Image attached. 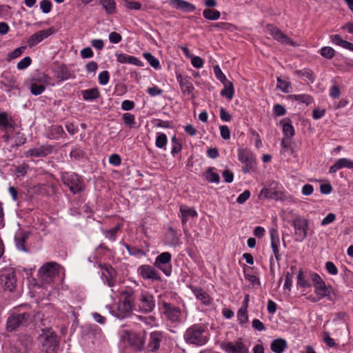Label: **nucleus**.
<instances>
[{
	"label": "nucleus",
	"instance_id": "obj_60",
	"mask_svg": "<svg viewBox=\"0 0 353 353\" xmlns=\"http://www.w3.org/2000/svg\"><path fill=\"white\" fill-rule=\"evenodd\" d=\"M40 8L43 13L48 14L51 11L52 3L49 0H42L40 2Z\"/></svg>",
	"mask_w": 353,
	"mask_h": 353
},
{
	"label": "nucleus",
	"instance_id": "obj_44",
	"mask_svg": "<svg viewBox=\"0 0 353 353\" xmlns=\"http://www.w3.org/2000/svg\"><path fill=\"white\" fill-rule=\"evenodd\" d=\"M290 97L295 101H300L307 105L310 104L313 101L312 98L308 94H294L291 95Z\"/></svg>",
	"mask_w": 353,
	"mask_h": 353
},
{
	"label": "nucleus",
	"instance_id": "obj_40",
	"mask_svg": "<svg viewBox=\"0 0 353 353\" xmlns=\"http://www.w3.org/2000/svg\"><path fill=\"white\" fill-rule=\"evenodd\" d=\"M295 73L298 76L308 79L311 82H314L315 79V75L314 72L308 68H304L303 70H296Z\"/></svg>",
	"mask_w": 353,
	"mask_h": 353
},
{
	"label": "nucleus",
	"instance_id": "obj_47",
	"mask_svg": "<svg viewBox=\"0 0 353 353\" xmlns=\"http://www.w3.org/2000/svg\"><path fill=\"white\" fill-rule=\"evenodd\" d=\"M167 143L168 139L166 135L164 133L158 134L155 141L156 146L159 148H165Z\"/></svg>",
	"mask_w": 353,
	"mask_h": 353
},
{
	"label": "nucleus",
	"instance_id": "obj_32",
	"mask_svg": "<svg viewBox=\"0 0 353 353\" xmlns=\"http://www.w3.org/2000/svg\"><path fill=\"white\" fill-rule=\"evenodd\" d=\"M65 135L63 128L61 125H52L49 129L48 137L52 139H59Z\"/></svg>",
	"mask_w": 353,
	"mask_h": 353
},
{
	"label": "nucleus",
	"instance_id": "obj_38",
	"mask_svg": "<svg viewBox=\"0 0 353 353\" xmlns=\"http://www.w3.org/2000/svg\"><path fill=\"white\" fill-rule=\"evenodd\" d=\"M225 84V88L221 91V95L232 99L234 94L233 83L231 81H228Z\"/></svg>",
	"mask_w": 353,
	"mask_h": 353
},
{
	"label": "nucleus",
	"instance_id": "obj_51",
	"mask_svg": "<svg viewBox=\"0 0 353 353\" xmlns=\"http://www.w3.org/2000/svg\"><path fill=\"white\" fill-rule=\"evenodd\" d=\"M124 6L130 10H139L141 9L142 5L139 2L131 1V0H124L123 1Z\"/></svg>",
	"mask_w": 353,
	"mask_h": 353
},
{
	"label": "nucleus",
	"instance_id": "obj_7",
	"mask_svg": "<svg viewBox=\"0 0 353 353\" xmlns=\"http://www.w3.org/2000/svg\"><path fill=\"white\" fill-rule=\"evenodd\" d=\"M63 183L69 187L73 194H77L84 190L85 185L81 176L76 173H64L61 175Z\"/></svg>",
	"mask_w": 353,
	"mask_h": 353
},
{
	"label": "nucleus",
	"instance_id": "obj_56",
	"mask_svg": "<svg viewBox=\"0 0 353 353\" xmlns=\"http://www.w3.org/2000/svg\"><path fill=\"white\" fill-rule=\"evenodd\" d=\"M213 69L214 74L218 80H219L223 84L228 82L225 74L222 72L219 65L214 66Z\"/></svg>",
	"mask_w": 353,
	"mask_h": 353
},
{
	"label": "nucleus",
	"instance_id": "obj_42",
	"mask_svg": "<svg viewBox=\"0 0 353 353\" xmlns=\"http://www.w3.org/2000/svg\"><path fill=\"white\" fill-rule=\"evenodd\" d=\"M144 58L150 63V65L155 69L160 68V63L159 60L150 52H145L143 54Z\"/></svg>",
	"mask_w": 353,
	"mask_h": 353
},
{
	"label": "nucleus",
	"instance_id": "obj_1",
	"mask_svg": "<svg viewBox=\"0 0 353 353\" xmlns=\"http://www.w3.org/2000/svg\"><path fill=\"white\" fill-rule=\"evenodd\" d=\"M210 333L208 326L203 323H195L186 329L183 334V340L190 345L196 347L205 345L210 341Z\"/></svg>",
	"mask_w": 353,
	"mask_h": 353
},
{
	"label": "nucleus",
	"instance_id": "obj_4",
	"mask_svg": "<svg viewBox=\"0 0 353 353\" xmlns=\"http://www.w3.org/2000/svg\"><path fill=\"white\" fill-rule=\"evenodd\" d=\"M41 350L44 353H57L59 346V338L51 327L41 329L39 336Z\"/></svg>",
	"mask_w": 353,
	"mask_h": 353
},
{
	"label": "nucleus",
	"instance_id": "obj_54",
	"mask_svg": "<svg viewBox=\"0 0 353 353\" xmlns=\"http://www.w3.org/2000/svg\"><path fill=\"white\" fill-rule=\"evenodd\" d=\"M58 77L61 80H66L70 77V73L65 65L59 68Z\"/></svg>",
	"mask_w": 353,
	"mask_h": 353
},
{
	"label": "nucleus",
	"instance_id": "obj_16",
	"mask_svg": "<svg viewBox=\"0 0 353 353\" xmlns=\"http://www.w3.org/2000/svg\"><path fill=\"white\" fill-rule=\"evenodd\" d=\"M138 274L144 279L152 281H161V277L158 272L150 265H142L138 268Z\"/></svg>",
	"mask_w": 353,
	"mask_h": 353
},
{
	"label": "nucleus",
	"instance_id": "obj_31",
	"mask_svg": "<svg viewBox=\"0 0 353 353\" xmlns=\"http://www.w3.org/2000/svg\"><path fill=\"white\" fill-rule=\"evenodd\" d=\"M287 346V342L285 339H277L272 341L270 348L274 353H283Z\"/></svg>",
	"mask_w": 353,
	"mask_h": 353
},
{
	"label": "nucleus",
	"instance_id": "obj_64",
	"mask_svg": "<svg viewBox=\"0 0 353 353\" xmlns=\"http://www.w3.org/2000/svg\"><path fill=\"white\" fill-rule=\"evenodd\" d=\"M341 90L338 85L334 84L330 90V96L333 99H338L340 97Z\"/></svg>",
	"mask_w": 353,
	"mask_h": 353
},
{
	"label": "nucleus",
	"instance_id": "obj_58",
	"mask_svg": "<svg viewBox=\"0 0 353 353\" xmlns=\"http://www.w3.org/2000/svg\"><path fill=\"white\" fill-rule=\"evenodd\" d=\"M98 79H99V83L101 85H105L108 84V83L109 82V79H110V74H109L108 71L103 70V71L101 72L99 74Z\"/></svg>",
	"mask_w": 353,
	"mask_h": 353
},
{
	"label": "nucleus",
	"instance_id": "obj_6",
	"mask_svg": "<svg viewBox=\"0 0 353 353\" xmlns=\"http://www.w3.org/2000/svg\"><path fill=\"white\" fill-rule=\"evenodd\" d=\"M61 266L59 264L52 262L48 263L40 268L38 272L39 277L44 283H50L59 276Z\"/></svg>",
	"mask_w": 353,
	"mask_h": 353
},
{
	"label": "nucleus",
	"instance_id": "obj_43",
	"mask_svg": "<svg viewBox=\"0 0 353 353\" xmlns=\"http://www.w3.org/2000/svg\"><path fill=\"white\" fill-rule=\"evenodd\" d=\"M120 225H117L115 227L110 230L103 231V233L107 239L114 241L116 240L117 233L120 230Z\"/></svg>",
	"mask_w": 353,
	"mask_h": 353
},
{
	"label": "nucleus",
	"instance_id": "obj_19",
	"mask_svg": "<svg viewBox=\"0 0 353 353\" xmlns=\"http://www.w3.org/2000/svg\"><path fill=\"white\" fill-rule=\"evenodd\" d=\"M52 152L51 145H41L39 148H34L25 152V157H44Z\"/></svg>",
	"mask_w": 353,
	"mask_h": 353
},
{
	"label": "nucleus",
	"instance_id": "obj_14",
	"mask_svg": "<svg viewBox=\"0 0 353 353\" xmlns=\"http://www.w3.org/2000/svg\"><path fill=\"white\" fill-rule=\"evenodd\" d=\"M221 348L226 353H249L248 348L241 339L235 342H223L221 344Z\"/></svg>",
	"mask_w": 353,
	"mask_h": 353
},
{
	"label": "nucleus",
	"instance_id": "obj_2",
	"mask_svg": "<svg viewBox=\"0 0 353 353\" xmlns=\"http://www.w3.org/2000/svg\"><path fill=\"white\" fill-rule=\"evenodd\" d=\"M120 298L116 311L111 312L113 315L119 319L128 316L134 308L136 290L130 287L121 289Z\"/></svg>",
	"mask_w": 353,
	"mask_h": 353
},
{
	"label": "nucleus",
	"instance_id": "obj_39",
	"mask_svg": "<svg viewBox=\"0 0 353 353\" xmlns=\"http://www.w3.org/2000/svg\"><path fill=\"white\" fill-rule=\"evenodd\" d=\"M203 16L208 20L215 21L220 18L221 13L216 10L205 9L203 11Z\"/></svg>",
	"mask_w": 353,
	"mask_h": 353
},
{
	"label": "nucleus",
	"instance_id": "obj_26",
	"mask_svg": "<svg viewBox=\"0 0 353 353\" xmlns=\"http://www.w3.org/2000/svg\"><path fill=\"white\" fill-rule=\"evenodd\" d=\"M117 61L120 63H130L137 66H143V63L137 57L124 53L116 54Z\"/></svg>",
	"mask_w": 353,
	"mask_h": 353
},
{
	"label": "nucleus",
	"instance_id": "obj_33",
	"mask_svg": "<svg viewBox=\"0 0 353 353\" xmlns=\"http://www.w3.org/2000/svg\"><path fill=\"white\" fill-rule=\"evenodd\" d=\"M81 95L85 101H93L99 97L100 93L98 88H94L82 90Z\"/></svg>",
	"mask_w": 353,
	"mask_h": 353
},
{
	"label": "nucleus",
	"instance_id": "obj_55",
	"mask_svg": "<svg viewBox=\"0 0 353 353\" xmlns=\"http://www.w3.org/2000/svg\"><path fill=\"white\" fill-rule=\"evenodd\" d=\"M70 157L77 160H79L84 157L85 152L78 147H74L70 154Z\"/></svg>",
	"mask_w": 353,
	"mask_h": 353
},
{
	"label": "nucleus",
	"instance_id": "obj_21",
	"mask_svg": "<svg viewBox=\"0 0 353 353\" xmlns=\"http://www.w3.org/2000/svg\"><path fill=\"white\" fill-rule=\"evenodd\" d=\"M268 30L274 39L281 43L295 46L296 43L286 34L283 33L279 28L272 26H268Z\"/></svg>",
	"mask_w": 353,
	"mask_h": 353
},
{
	"label": "nucleus",
	"instance_id": "obj_10",
	"mask_svg": "<svg viewBox=\"0 0 353 353\" xmlns=\"http://www.w3.org/2000/svg\"><path fill=\"white\" fill-rule=\"evenodd\" d=\"M295 231V241L302 242L307 237L308 221L301 216L296 217L292 221Z\"/></svg>",
	"mask_w": 353,
	"mask_h": 353
},
{
	"label": "nucleus",
	"instance_id": "obj_50",
	"mask_svg": "<svg viewBox=\"0 0 353 353\" xmlns=\"http://www.w3.org/2000/svg\"><path fill=\"white\" fill-rule=\"evenodd\" d=\"M123 120L125 125L133 128L135 125V117L130 113H124L123 114Z\"/></svg>",
	"mask_w": 353,
	"mask_h": 353
},
{
	"label": "nucleus",
	"instance_id": "obj_11",
	"mask_svg": "<svg viewBox=\"0 0 353 353\" xmlns=\"http://www.w3.org/2000/svg\"><path fill=\"white\" fill-rule=\"evenodd\" d=\"M171 259L172 254L168 252H164L157 256L154 265L168 276L172 273Z\"/></svg>",
	"mask_w": 353,
	"mask_h": 353
},
{
	"label": "nucleus",
	"instance_id": "obj_13",
	"mask_svg": "<svg viewBox=\"0 0 353 353\" xmlns=\"http://www.w3.org/2000/svg\"><path fill=\"white\" fill-rule=\"evenodd\" d=\"M55 32L53 27L41 30L32 34L27 41L28 46L32 48Z\"/></svg>",
	"mask_w": 353,
	"mask_h": 353
},
{
	"label": "nucleus",
	"instance_id": "obj_27",
	"mask_svg": "<svg viewBox=\"0 0 353 353\" xmlns=\"http://www.w3.org/2000/svg\"><path fill=\"white\" fill-rule=\"evenodd\" d=\"M170 5L184 12H194L196 9L193 4L184 0H170Z\"/></svg>",
	"mask_w": 353,
	"mask_h": 353
},
{
	"label": "nucleus",
	"instance_id": "obj_35",
	"mask_svg": "<svg viewBox=\"0 0 353 353\" xmlns=\"http://www.w3.org/2000/svg\"><path fill=\"white\" fill-rule=\"evenodd\" d=\"M13 120L8 113L2 112L0 113V128L8 129L13 128Z\"/></svg>",
	"mask_w": 353,
	"mask_h": 353
},
{
	"label": "nucleus",
	"instance_id": "obj_53",
	"mask_svg": "<svg viewBox=\"0 0 353 353\" xmlns=\"http://www.w3.org/2000/svg\"><path fill=\"white\" fill-rule=\"evenodd\" d=\"M172 147L171 150V153L173 156H174L176 154L179 153L181 150L182 145L180 141L177 140L175 136H174L172 138Z\"/></svg>",
	"mask_w": 353,
	"mask_h": 353
},
{
	"label": "nucleus",
	"instance_id": "obj_52",
	"mask_svg": "<svg viewBox=\"0 0 353 353\" xmlns=\"http://www.w3.org/2000/svg\"><path fill=\"white\" fill-rule=\"evenodd\" d=\"M290 83L287 81H283L281 77H277L276 88L285 93L289 92Z\"/></svg>",
	"mask_w": 353,
	"mask_h": 353
},
{
	"label": "nucleus",
	"instance_id": "obj_23",
	"mask_svg": "<svg viewBox=\"0 0 353 353\" xmlns=\"http://www.w3.org/2000/svg\"><path fill=\"white\" fill-rule=\"evenodd\" d=\"M50 78L46 75H43L39 79H35L36 81H39L40 83L39 84L37 82H33L30 84V92L32 94L37 96L42 94L46 90V84L49 83Z\"/></svg>",
	"mask_w": 353,
	"mask_h": 353
},
{
	"label": "nucleus",
	"instance_id": "obj_48",
	"mask_svg": "<svg viewBox=\"0 0 353 353\" xmlns=\"http://www.w3.org/2000/svg\"><path fill=\"white\" fill-rule=\"evenodd\" d=\"M297 285L303 288H308L311 286L310 282L305 280L303 277V270H299L297 276Z\"/></svg>",
	"mask_w": 353,
	"mask_h": 353
},
{
	"label": "nucleus",
	"instance_id": "obj_49",
	"mask_svg": "<svg viewBox=\"0 0 353 353\" xmlns=\"http://www.w3.org/2000/svg\"><path fill=\"white\" fill-rule=\"evenodd\" d=\"M321 54L326 59H332L335 55L334 50L329 46L323 47L321 49Z\"/></svg>",
	"mask_w": 353,
	"mask_h": 353
},
{
	"label": "nucleus",
	"instance_id": "obj_34",
	"mask_svg": "<svg viewBox=\"0 0 353 353\" xmlns=\"http://www.w3.org/2000/svg\"><path fill=\"white\" fill-rule=\"evenodd\" d=\"M281 123H283L284 138L290 139L294 135V129L290 123V120L289 119H285L281 121Z\"/></svg>",
	"mask_w": 353,
	"mask_h": 353
},
{
	"label": "nucleus",
	"instance_id": "obj_45",
	"mask_svg": "<svg viewBox=\"0 0 353 353\" xmlns=\"http://www.w3.org/2000/svg\"><path fill=\"white\" fill-rule=\"evenodd\" d=\"M26 48V46H21L14 49L8 54L7 61H10L19 57L24 52Z\"/></svg>",
	"mask_w": 353,
	"mask_h": 353
},
{
	"label": "nucleus",
	"instance_id": "obj_37",
	"mask_svg": "<svg viewBox=\"0 0 353 353\" xmlns=\"http://www.w3.org/2000/svg\"><path fill=\"white\" fill-rule=\"evenodd\" d=\"M205 179L210 183H219L220 181L219 175L214 172L213 168H209L204 173Z\"/></svg>",
	"mask_w": 353,
	"mask_h": 353
},
{
	"label": "nucleus",
	"instance_id": "obj_30",
	"mask_svg": "<svg viewBox=\"0 0 353 353\" xmlns=\"http://www.w3.org/2000/svg\"><path fill=\"white\" fill-rule=\"evenodd\" d=\"M179 210L181 214V221L183 224L187 222L188 217H195L197 216V212L193 208H188L181 205Z\"/></svg>",
	"mask_w": 353,
	"mask_h": 353
},
{
	"label": "nucleus",
	"instance_id": "obj_41",
	"mask_svg": "<svg viewBox=\"0 0 353 353\" xmlns=\"http://www.w3.org/2000/svg\"><path fill=\"white\" fill-rule=\"evenodd\" d=\"M30 166L26 163H22L21 164L16 166L14 174L17 177L24 176L27 174Z\"/></svg>",
	"mask_w": 353,
	"mask_h": 353
},
{
	"label": "nucleus",
	"instance_id": "obj_12",
	"mask_svg": "<svg viewBox=\"0 0 353 353\" xmlns=\"http://www.w3.org/2000/svg\"><path fill=\"white\" fill-rule=\"evenodd\" d=\"M238 159L241 163L245 165L243 167V171L244 173H248L254 169L256 161L252 154L250 151L245 149L239 150Z\"/></svg>",
	"mask_w": 353,
	"mask_h": 353
},
{
	"label": "nucleus",
	"instance_id": "obj_25",
	"mask_svg": "<svg viewBox=\"0 0 353 353\" xmlns=\"http://www.w3.org/2000/svg\"><path fill=\"white\" fill-rule=\"evenodd\" d=\"M176 80L180 85L183 93L190 94L194 90V86L188 77H183L181 74L176 76Z\"/></svg>",
	"mask_w": 353,
	"mask_h": 353
},
{
	"label": "nucleus",
	"instance_id": "obj_3",
	"mask_svg": "<svg viewBox=\"0 0 353 353\" xmlns=\"http://www.w3.org/2000/svg\"><path fill=\"white\" fill-rule=\"evenodd\" d=\"M43 315L41 312H37L33 317L34 321L41 319ZM32 315L28 312L21 313H12L7 319L6 330L12 332L23 327L28 326L32 321Z\"/></svg>",
	"mask_w": 353,
	"mask_h": 353
},
{
	"label": "nucleus",
	"instance_id": "obj_36",
	"mask_svg": "<svg viewBox=\"0 0 353 353\" xmlns=\"http://www.w3.org/2000/svg\"><path fill=\"white\" fill-rule=\"evenodd\" d=\"M105 9L107 14H112L116 12V3L114 0H99Z\"/></svg>",
	"mask_w": 353,
	"mask_h": 353
},
{
	"label": "nucleus",
	"instance_id": "obj_59",
	"mask_svg": "<svg viewBox=\"0 0 353 353\" xmlns=\"http://www.w3.org/2000/svg\"><path fill=\"white\" fill-rule=\"evenodd\" d=\"M31 63L32 59L30 57H26L17 63V67L19 70H24L27 68Z\"/></svg>",
	"mask_w": 353,
	"mask_h": 353
},
{
	"label": "nucleus",
	"instance_id": "obj_22",
	"mask_svg": "<svg viewBox=\"0 0 353 353\" xmlns=\"http://www.w3.org/2000/svg\"><path fill=\"white\" fill-rule=\"evenodd\" d=\"M259 196L276 201H284L285 199V196L282 191L272 188H263L260 192Z\"/></svg>",
	"mask_w": 353,
	"mask_h": 353
},
{
	"label": "nucleus",
	"instance_id": "obj_62",
	"mask_svg": "<svg viewBox=\"0 0 353 353\" xmlns=\"http://www.w3.org/2000/svg\"><path fill=\"white\" fill-rule=\"evenodd\" d=\"M250 196V192L248 190H245L243 193L239 195L236 199V202L239 204L244 203Z\"/></svg>",
	"mask_w": 353,
	"mask_h": 353
},
{
	"label": "nucleus",
	"instance_id": "obj_15",
	"mask_svg": "<svg viewBox=\"0 0 353 353\" xmlns=\"http://www.w3.org/2000/svg\"><path fill=\"white\" fill-rule=\"evenodd\" d=\"M17 283V277L14 272L8 271L0 274V286L9 292H12Z\"/></svg>",
	"mask_w": 353,
	"mask_h": 353
},
{
	"label": "nucleus",
	"instance_id": "obj_24",
	"mask_svg": "<svg viewBox=\"0 0 353 353\" xmlns=\"http://www.w3.org/2000/svg\"><path fill=\"white\" fill-rule=\"evenodd\" d=\"M28 232H19L14 236L16 247L19 250L29 252V249L26 246V241L29 238Z\"/></svg>",
	"mask_w": 353,
	"mask_h": 353
},
{
	"label": "nucleus",
	"instance_id": "obj_61",
	"mask_svg": "<svg viewBox=\"0 0 353 353\" xmlns=\"http://www.w3.org/2000/svg\"><path fill=\"white\" fill-rule=\"evenodd\" d=\"M325 269L327 272L332 275H336L338 274V269L332 261H327L325 263Z\"/></svg>",
	"mask_w": 353,
	"mask_h": 353
},
{
	"label": "nucleus",
	"instance_id": "obj_17",
	"mask_svg": "<svg viewBox=\"0 0 353 353\" xmlns=\"http://www.w3.org/2000/svg\"><path fill=\"white\" fill-rule=\"evenodd\" d=\"M126 341L131 347L139 351L143 349L145 342L144 335L136 332H126Z\"/></svg>",
	"mask_w": 353,
	"mask_h": 353
},
{
	"label": "nucleus",
	"instance_id": "obj_46",
	"mask_svg": "<svg viewBox=\"0 0 353 353\" xmlns=\"http://www.w3.org/2000/svg\"><path fill=\"white\" fill-rule=\"evenodd\" d=\"M237 319L239 324L246 323L248 321V309L240 307L237 312Z\"/></svg>",
	"mask_w": 353,
	"mask_h": 353
},
{
	"label": "nucleus",
	"instance_id": "obj_29",
	"mask_svg": "<svg viewBox=\"0 0 353 353\" xmlns=\"http://www.w3.org/2000/svg\"><path fill=\"white\" fill-rule=\"evenodd\" d=\"M271 237V246L274 252V256L277 261L280 260V255L279 254V239L277 231L275 229L270 230Z\"/></svg>",
	"mask_w": 353,
	"mask_h": 353
},
{
	"label": "nucleus",
	"instance_id": "obj_28",
	"mask_svg": "<svg viewBox=\"0 0 353 353\" xmlns=\"http://www.w3.org/2000/svg\"><path fill=\"white\" fill-rule=\"evenodd\" d=\"M343 168L353 169V161L345 158L339 159L330 168L329 171L330 173H334Z\"/></svg>",
	"mask_w": 353,
	"mask_h": 353
},
{
	"label": "nucleus",
	"instance_id": "obj_18",
	"mask_svg": "<svg viewBox=\"0 0 353 353\" xmlns=\"http://www.w3.org/2000/svg\"><path fill=\"white\" fill-rule=\"evenodd\" d=\"M163 335L162 332H152L150 334V337L147 345V350L151 352H157L160 347V344L163 340Z\"/></svg>",
	"mask_w": 353,
	"mask_h": 353
},
{
	"label": "nucleus",
	"instance_id": "obj_9",
	"mask_svg": "<svg viewBox=\"0 0 353 353\" xmlns=\"http://www.w3.org/2000/svg\"><path fill=\"white\" fill-rule=\"evenodd\" d=\"M167 320L172 323H179L181 321V310L174 305L163 301L160 307Z\"/></svg>",
	"mask_w": 353,
	"mask_h": 353
},
{
	"label": "nucleus",
	"instance_id": "obj_57",
	"mask_svg": "<svg viewBox=\"0 0 353 353\" xmlns=\"http://www.w3.org/2000/svg\"><path fill=\"white\" fill-rule=\"evenodd\" d=\"M154 125L157 128H172V124L171 121H163L161 119H154L152 121Z\"/></svg>",
	"mask_w": 353,
	"mask_h": 353
},
{
	"label": "nucleus",
	"instance_id": "obj_20",
	"mask_svg": "<svg viewBox=\"0 0 353 353\" xmlns=\"http://www.w3.org/2000/svg\"><path fill=\"white\" fill-rule=\"evenodd\" d=\"M99 266L102 269V277L106 280L109 286H113L117 276L116 270L109 264H99Z\"/></svg>",
	"mask_w": 353,
	"mask_h": 353
},
{
	"label": "nucleus",
	"instance_id": "obj_5",
	"mask_svg": "<svg viewBox=\"0 0 353 353\" xmlns=\"http://www.w3.org/2000/svg\"><path fill=\"white\" fill-rule=\"evenodd\" d=\"M310 279L313 283L315 294L319 296V299L327 297L332 301L331 294L332 288L330 285H326L325 282L316 273L312 272L310 274Z\"/></svg>",
	"mask_w": 353,
	"mask_h": 353
},
{
	"label": "nucleus",
	"instance_id": "obj_8",
	"mask_svg": "<svg viewBox=\"0 0 353 353\" xmlns=\"http://www.w3.org/2000/svg\"><path fill=\"white\" fill-rule=\"evenodd\" d=\"M139 310L144 314L153 311L155 307V300L154 296L149 292L143 291L139 296Z\"/></svg>",
	"mask_w": 353,
	"mask_h": 353
},
{
	"label": "nucleus",
	"instance_id": "obj_63",
	"mask_svg": "<svg viewBox=\"0 0 353 353\" xmlns=\"http://www.w3.org/2000/svg\"><path fill=\"white\" fill-rule=\"evenodd\" d=\"M273 110L274 114L279 117L283 116L286 113V110L285 107L279 103L274 105Z\"/></svg>",
	"mask_w": 353,
	"mask_h": 353
}]
</instances>
